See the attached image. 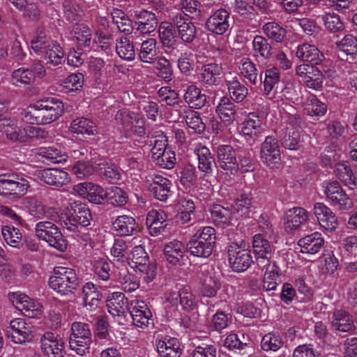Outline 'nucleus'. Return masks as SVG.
<instances>
[{"label":"nucleus","mask_w":357,"mask_h":357,"mask_svg":"<svg viewBox=\"0 0 357 357\" xmlns=\"http://www.w3.org/2000/svg\"><path fill=\"white\" fill-rule=\"evenodd\" d=\"M107 307L109 313L113 317L123 315L128 310V299L121 292L112 293L107 300Z\"/></svg>","instance_id":"34"},{"label":"nucleus","mask_w":357,"mask_h":357,"mask_svg":"<svg viewBox=\"0 0 357 357\" xmlns=\"http://www.w3.org/2000/svg\"><path fill=\"white\" fill-rule=\"evenodd\" d=\"M254 56L256 57L268 58L271 54V46L267 40L261 36H256L252 40Z\"/></svg>","instance_id":"58"},{"label":"nucleus","mask_w":357,"mask_h":357,"mask_svg":"<svg viewBox=\"0 0 357 357\" xmlns=\"http://www.w3.org/2000/svg\"><path fill=\"white\" fill-rule=\"evenodd\" d=\"M54 42L43 28H38L36 36L31 40V48L36 53L43 54Z\"/></svg>","instance_id":"43"},{"label":"nucleus","mask_w":357,"mask_h":357,"mask_svg":"<svg viewBox=\"0 0 357 357\" xmlns=\"http://www.w3.org/2000/svg\"><path fill=\"white\" fill-rule=\"evenodd\" d=\"M222 286L219 275L214 268L210 266L203 267L202 278L199 282V291L200 296L214 298Z\"/></svg>","instance_id":"8"},{"label":"nucleus","mask_w":357,"mask_h":357,"mask_svg":"<svg viewBox=\"0 0 357 357\" xmlns=\"http://www.w3.org/2000/svg\"><path fill=\"white\" fill-rule=\"evenodd\" d=\"M2 236L5 241L10 246L20 248L22 245V233L17 227L6 225L1 229Z\"/></svg>","instance_id":"56"},{"label":"nucleus","mask_w":357,"mask_h":357,"mask_svg":"<svg viewBox=\"0 0 357 357\" xmlns=\"http://www.w3.org/2000/svg\"><path fill=\"white\" fill-rule=\"evenodd\" d=\"M334 173L335 176L349 188L354 189L356 185V178L347 162L335 165Z\"/></svg>","instance_id":"42"},{"label":"nucleus","mask_w":357,"mask_h":357,"mask_svg":"<svg viewBox=\"0 0 357 357\" xmlns=\"http://www.w3.org/2000/svg\"><path fill=\"white\" fill-rule=\"evenodd\" d=\"M128 310L135 326L142 328L148 326L152 317V313L144 301H131L129 303Z\"/></svg>","instance_id":"15"},{"label":"nucleus","mask_w":357,"mask_h":357,"mask_svg":"<svg viewBox=\"0 0 357 357\" xmlns=\"http://www.w3.org/2000/svg\"><path fill=\"white\" fill-rule=\"evenodd\" d=\"M8 298L13 305L27 317H38L42 313V305L26 294L12 292L9 293Z\"/></svg>","instance_id":"9"},{"label":"nucleus","mask_w":357,"mask_h":357,"mask_svg":"<svg viewBox=\"0 0 357 357\" xmlns=\"http://www.w3.org/2000/svg\"><path fill=\"white\" fill-rule=\"evenodd\" d=\"M216 113L226 126L231 125L235 120L236 107L227 97H222L216 107Z\"/></svg>","instance_id":"36"},{"label":"nucleus","mask_w":357,"mask_h":357,"mask_svg":"<svg viewBox=\"0 0 357 357\" xmlns=\"http://www.w3.org/2000/svg\"><path fill=\"white\" fill-rule=\"evenodd\" d=\"M172 22L177 29L178 37L183 42L191 43L195 40L197 34L196 26L182 13H177L173 16Z\"/></svg>","instance_id":"23"},{"label":"nucleus","mask_w":357,"mask_h":357,"mask_svg":"<svg viewBox=\"0 0 357 357\" xmlns=\"http://www.w3.org/2000/svg\"><path fill=\"white\" fill-rule=\"evenodd\" d=\"M73 192L79 197L96 204H101L107 199V190L102 186L91 183L83 182L73 187Z\"/></svg>","instance_id":"12"},{"label":"nucleus","mask_w":357,"mask_h":357,"mask_svg":"<svg viewBox=\"0 0 357 357\" xmlns=\"http://www.w3.org/2000/svg\"><path fill=\"white\" fill-rule=\"evenodd\" d=\"M24 204L29 214L35 218L56 219L58 217L54 208L45 206L36 197H26L24 199Z\"/></svg>","instance_id":"19"},{"label":"nucleus","mask_w":357,"mask_h":357,"mask_svg":"<svg viewBox=\"0 0 357 357\" xmlns=\"http://www.w3.org/2000/svg\"><path fill=\"white\" fill-rule=\"evenodd\" d=\"M185 248L181 241L174 240L165 245L164 253L169 264L175 266L183 258Z\"/></svg>","instance_id":"35"},{"label":"nucleus","mask_w":357,"mask_h":357,"mask_svg":"<svg viewBox=\"0 0 357 357\" xmlns=\"http://www.w3.org/2000/svg\"><path fill=\"white\" fill-rule=\"evenodd\" d=\"M264 131V121L256 113H250L242 123L241 133L250 138H256Z\"/></svg>","instance_id":"30"},{"label":"nucleus","mask_w":357,"mask_h":357,"mask_svg":"<svg viewBox=\"0 0 357 357\" xmlns=\"http://www.w3.org/2000/svg\"><path fill=\"white\" fill-rule=\"evenodd\" d=\"M309 219V213L302 207H293L289 209L284 216V229L291 234L299 229Z\"/></svg>","instance_id":"14"},{"label":"nucleus","mask_w":357,"mask_h":357,"mask_svg":"<svg viewBox=\"0 0 357 357\" xmlns=\"http://www.w3.org/2000/svg\"><path fill=\"white\" fill-rule=\"evenodd\" d=\"M41 350L47 357H64L66 354L64 342L55 339L51 333L41 338Z\"/></svg>","instance_id":"26"},{"label":"nucleus","mask_w":357,"mask_h":357,"mask_svg":"<svg viewBox=\"0 0 357 357\" xmlns=\"http://www.w3.org/2000/svg\"><path fill=\"white\" fill-rule=\"evenodd\" d=\"M222 67L217 63H209L204 66L201 70L200 78L207 85H213L222 73Z\"/></svg>","instance_id":"46"},{"label":"nucleus","mask_w":357,"mask_h":357,"mask_svg":"<svg viewBox=\"0 0 357 357\" xmlns=\"http://www.w3.org/2000/svg\"><path fill=\"white\" fill-rule=\"evenodd\" d=\"M129 259L130 266L139 271L144 280L150 282L156 275V268L153 264H149V255L142 245L135 246L130 252Z\"/></svg>","instance_id":"2"},{"label":"nucleus","mask_w":357,"mask_h":357,"mask_svg":"<svg viewBox=\"0 0 357 357\" xmlns=\"http://www.w3.org/2000/svg\"><path fill=\"white\" fill-rule=\"evenodd\" d=\"M228 91L231 98L236 102L243 101L248 95V89L238 79L227 82Z\"/></svg>","instance_id":"61"},{"label":"nucleus","mask_w":357,"mask_h":357,"mask_svg":"<svg viewBox=\"0 0 357 357\" xmlns=\"http://www.w3.org/2000/svg\"><path fill=\"white\" fill-rule=\"evenodd\" d=\"M116 51L122 59L132 61L135 59V47L128 38L126 37H121L116 40Z\"/></svg>","instance_id":"54"},{"label":"nucleus","mask_w":357,"mask_h":357,"mask_svg":"<svg viewBox=\"0 0 357 357\" xmlns=\"http://www.w3.org/2000/svg\"><path fill=\"white\" fill-rule=\"evenodd\" d=\"M260 158L266 166L273 168L280 159V151L278 140L273 136H268L261 145Z\"/></svg>","instance_id":"16"},{"label":"nucleus","mask_w":357,"mask_h":357,"mask_svg":"<svg viewBox=\"0 0 357 357\" xmlns=\"http://www.w3.org/2000/svg\"><path fill=\"white\" fill-rule=\"evenodd\" d=\"M147 181L150 182L149 185L150 191L157 199L162 202L167 199L172 186L169 179L159 174H153L149 176Z\"/></svg>","instance_id":"24"},{"label":"nucleus","mask_w":357,"mask_h":357,"mask_svg":"<svg viewBox=\"0 0 357 357\" xmlns=\"http://www.w3.org/2000/svg\"><path fill=\"white\" fill-rule=\"evenodd\" d=\"M1 126L3 135L8 140L17 143L28 142L26 127L19 126L16 120L4 119Z\"/></svg>","instance_id":"21"},{"label":"nucleus","mask_w":357,"mask_h":357,"mask_svg":"<svg viewBox=\"0 0 357 357\" xmlns=\"http://www.w3.org/2000/svg\"><path fill=\"white\" fill-rule=\"evenodd\" d=\"M135 25L137 30L142 34L153 32L158 26V20L155 13L146 10H140L135 14Z\"/></svg>","instance_id":"31"},{"label":"nucleus","mask_w":357,"mask_h":357,"mask_svg":"<svg viewBox=\"0 0 357 357\" xmlns=\"http://www.w3.org/2000/svg\"><path fill=\"white\" fill-rule=\"evenodd\" d=\"M262 30L268 38L277 43H281L286 36V31L273 22L264 24Z\"/></svg>","instance_id":"59"},{"label":"nucleus","mask_w":357,"mask_h":357,"mask_svg":"<svg viewBox=\"0 0 357 357\" xmlns=\"http://www.w3.org/2000/svg\"><path fill=\"white\" fill-rule=\"evenodd\" d=\"M29 186V182L18 174L0 175V195L5 197H19L24 195Z\"/></svg>","instance_id":"1"},{"label":"nucleus","mask_w":357,"mask_h":357,"mask_svg":"<svg viewBox=\"0 0 357 357\" xmlns=\"http://www.w3.org/2000/svg\"><path fill=\"white\" fill-rule=\"evenodd\" d=\"M331 324L334 329L341 332H349L354 329L351 317L348 312L342 310H336L333 312Z\"/></svg>","instance_id":"38"},{"label":"nucleus","mask_w":357,"mask_h":357,"mask_svg":"<svg viewBox=\"0 0 357 357\" xmlns=\"http://www.w3.org/2000/svg\"><path fill=\"white\" fill-rule=\"evenodd\" d=\"M167 215L162 210L153 209L146 216V224L149 234L155 236L163 233L167 225Z\"/></svg>","instance_id":"25"},{"label":"nucleus","mask_w":357,"mask_h":357,"mask_svg":"<svg viewBox=\"0 0 357 357\" xmlns=\"http://www.w3.org/2000/svg\"><path fill=\"white\" fill-rule=\"evenodd\" d=\"M71 335L69 344L73 351L77 354L83 356L88 351V342H89L90 331L88 325L76 322L71 327Z\"/></svg>","instance_id":"7"},{"label":"nucleus","mask_w":357,"mask_h":357,"mask_svg":"<svg viewBox=\"0 0 357 357\" xmlns=\"http://www.w3.org/2000/svg\"><path fill=\"white\" fill-rule=\"evenodd\" d=\"M300 141V132L298 129L287 127L284 135L281 139L282 145L289 150H296Z\"/></svg>","instance_id":"60"},{"label":"nucleus","mask_w":357,"mask_h":357,"mask_svg":"<svg viewBox=\"0 0 357 357\" xmlns=\"http://www.w3.org/2000/svg\"><path fill=\"white\" fill-rule=\"evenodd\" d=\"M70 128L72 131L76 133L93 135L98 132L96 123L85 118H79L74 120L71 123Z\"/></svg>","instance_id":"52"},{"label":"nucleus","mask_w":357,"mask_h":357,"mask_svg":"<svg viewBox=\"0 0 357 357\" xmlns=\"http://www.w3.org/2000/svg\"><path fill=\"white\" fill-rule=\"evenodd\" d=\"M91 219L90 209L86 204L81 201L70 203L68 208V222L72 227H68V231H75L79 225L82 227L89 225Z\"/></svg>","instance_id":"10"},{"label":"nucleus","mask_w":357,"mask_h":357,"mask_svg":"<svg viewBox=\"0 0 357 357\" xmlns=\"http://www.w3.org/2000/svg\"><path fill=\"white\" fill-rule=\"evenodd\" d=\"M230 14L224 9L220 8L214 12L206 20V29L218 35L224 34L230 26Z\"/></svg>","instance_id":"17"},{"label":"nucleus","mask_w":357,"mask_h":357,"mask_svg":"<svg viewBox=\"0 0 357 357\" xmlns=\"http://www.w3.org/2000/svg\"><path fill=\"white\" fill-rule=\"evenodd\" d=\"M238 70L241 76L251 84L257 82L258 70L255 64L248 58L242 59L238 65Z\"/></svg>","instance_id":"48"},{"label":"nucleus","mask_w":357,"mask_h":357,"mask_svg":"<svg viewBox=\"0 0 357 357\" xmlns=\"http://www.w3.org/2000/svg\"><path fill=\"white\" fill-rule=\"evenodd\" d=\"M296 75L303 79L306 86L314 90H319L323 86L324 75L313 65L302 63L295 68Z\"/></svg>","instance_id":"13"},{"label":"nucleus","mask_w":357,"mask_h":357,"mask_svg":"<svg viewBox=\"0 0 357 357\" xmlns=\"http://www.w3.org/2000/svg\"><path fill=\"white\" fill-rule=\"evenodd\" d=\"M36 236L61 252L67 249V241L59 228L51 222H40L36 226Z\"/></svg>","instance_id":"4"},{"label":"nucleus","mask_w":357,"mask_h":357,"mask_svg":"<svg viewBox=\"0 0 357 357\" xmlns=\"http://www.w3.org/2000/svg\"><path fill=\"white\" fill-rule=\"evenodd\" d=\"M10 328L12 332L8 331L7 335L13 342L23 344L32 340L33 337L32 331L24 319L20 318L13 319L10 323Z\"/></svg>","instance_id":"20"},{"label":"nucleus","mask_w":357,"mask_h":357,"mask_svg":"<svg viewBox=\"0 0 357 357\" xmlns=\"http://www.w3.org/2000/svg\"><path fill=\"white\" fill-rule=\"evenodd\" d=\"M50 286L61 296L67 291V268L58 266L54 269V275L50 278Z\"/></svg>","instance_id":"37"},{"label":"nucleus","mask_w":357,"mask_h":357,"mask_svg":"<svg viewBox=\"0 0 357 357\" xmlns=\"http://www.w3.org/2000/svg\"><path fill=\"white\" fill-rule=\"evenodd\" d=\"M312 213L318 225L324 230L333 232L338 227V220L333 210L322 202H316L313 205Z\"/></svg>","instance_id":"11"},{"label":"nucleus","mask_w":357,"mask_h":357,"mask_svg":"<svg viewBox=\"0 0 357 357\" xmlns=\"http://www.w3.org/2000/svg\"><path fill=\"white\" fill-rule=\"evenodd\" d=\"M40 124L56 121L63 113V104L56 98H47L34 104Z\"/></svg>","instance_id":"5"},{"label":"nucleus","mask_w":357,"mask_h":357,"mask_svg":"<svg viewBox=\"0 0 357 357\" xmlns=\"http://www.w3.org/2000/svg\"><path fill=\"white\" fill-rule=\"evenodd\" d=\"M324 243L325 240L322 234L314 231L299 239L298 245L302 253L315 255L324 247Z\"/></svg>","instance_id":"27"},{"label":"nucleus","mask_w":357,"mask_h":357,"mask_svg":"<svg viewBox=\"0 0 357 357\" xmlns=\"http://www.w3.org/2000/svg\"><path fill=\"white\" fill-rule=\"evenodd\" d=\"M137 119L138 116L136 113L127 109L119 110L115 116L116 123L122 126L126 135H130Z\"/></svg>","instance_id":"49"},{"label":"nucleus","mask_w":357,"mask_h":357,"mask_svg":"<svg viewBox=\"0 0 357 357\" xmlns=\"http://www.w3.org/2000/svg\"><path fill=\"white\" fill-rule=\"evenodd\" d=\"M296 56L302 61L314 65L320 64L324 59L317 47L308 43L301 44L296 47Z\"/></svg>","instance_id":"28"},{"label":"nucleus","mask_w":357,"mask_h":357,"mask_svg":"<svg viewBox=\"0 0 357 357\" xmlns=\"http://www.w3.org/2000/svg\"><path fill=\"white\" fill-rule=\"evenodd\" d=\"M337 47L347 55H355L357 54V38L353 35H347L337 43Z\"/></svg>","instance_id":"64"},{"label":"nucleus","mask_w":357,"mask_h":357,"mask_svg":"<svg viewBox=\"0 0 357 357\" xmlns=\"http://www.w3.org/2000/svg\"><path fill=\"white\" fill-rule=\"evenodd\" d=\"M176 221L181 224L188 223L191 220V215L194 213L195 206L190 199L183 198L179 200Z\"/></svg>","instance_id":"45"},{"label":"nucleus","mask_w":357,"mask_h":357,"mask_svg":"<svg viewBox=\"0 0 357 357\" xmlns=\"http://www.w3.org/2000/svg\"><path fill=\"white\" fill-rule=\"evenodd\" d=\"M44 53L45 54V58L47 62L54 66L60 64L63 61L64 52L56 42H54L52 46L47 49Z\"/></svg>","instance_id":"63"},{"label":"nucleus","mask_w":357,"mask_h":357,"mask_svg":"<svg viewBox=\"0 0 357 357\" xmlns=\"http://www.w3.org/2000/svg\"><path fill=\"white\" fill-rule=\"evenodd\" d=\"M326 104L314 96L308 98L304 106L305 113L311 116H322L326 114Z\"/></svg>","instance_id":"57"},{"label":"nucleus","mask_w":357,"mask_h":357,"mask_svg":"<svg viewBox=\"0 0 357 357\" xmlns=\"http://www.w3.org/2000/svg\"><path fill=\"white\" fill-rule=\"evenodd\" d=\"M40 178L47 185L62 186L67 179V173L59 169H46L40 173Z\"/></svg>","instance_id":"41"},{"label":"nucleus","mask_w":357,"mask_h":357,"mask_svg":"<svg viewBox=\"0 0 357 357\" xmlns=\"http://www.w3.org/2000/svg\"><path fill=\"white\" fill-rule=\"evenodd\" d=\"M110 253L114 260L124 261L128 259V246L124 240L121 238L115 239L110 249Z\"/></svg>","instance_id":"62"},{"label":"nucleus","mask_w":357,"mask_h":357,"mask_svg":"<svg viewBox=\"0 0 357 357\" xmlns=\"http://www.w3.org/2000/svg\"><path fill=\"white\" fill-rule=\"evenodd\" d=\"M229 262L235 272H243L252 264L253 260L248 248L232 243L228 249Z\"/></svg>","instance_id":"6"},{"label":"nucleus","mask_w":357,"mask_h":357,"mask_svg":"<svg viewBox=\"0 0 357 357\" xmlns=\"http://www.w3.org/2000/svg\"><path fill=\"white\" fill-rule=\"evenodd\" d=\"M185 102L191 108L200 109L206 102L205 94L195 85L189 86L184 94Z\"/></svg>","instance_id":"40"},{"label":"nucleus","mask_w":357,"mask_h":357,"mask_svg":"<svg viewBox=\"0 0 357 357\" xmlns=\"http://www.w3.org/2000/svg\"><path fill=\"white\" fill-rule=\"evenodd\" d=\"M178 299L179 303L184 310L192 311L198 306L196 296L192 294L189 286L182 287L178 292L171 293L167 298L172 305H176Z\"/></svg>","instance_id":"22"},{"label":"nucleus","mask_w":357,"mask_h":357,"mask_svg":"<svg viewBox=\"0 0 357 357\" xmlns=\"http://www.w3.org/2000/svg\"><path fill=\"white\" fill-rule=\"evenodd\" d=\"M112 228L121 236H130L136 231V221L131 216L120 215L112 222Z\"/></svg>","instance_id":"39"},{"label":"nucleus","mask_w":357,"mask_h":357,"mask_svg":"<svg viewBox=\"0 0 357 357\" xmlns=\"http://www.w3.org/2000/svg\"><path fill=\"white\" fill-rule=\"evenodd\" d=\"M118 282L121 289L128 293L136 291L140 286V282L138 278L126 271L119 273Z\"/></svg>","instance_id":"53"},{"label":"nucleus","mask_w":357,"mask_h":357,"mask_svg":"<svg viewBox=\"0 0 357 357\" xmlns=\"http://www.w3.org/2000/svg\"><path fill=\"white\" fill-rule=\"evenodd\" d=\"M326 199L342 210H350L354 206L351 198L337 181H325L321 184Z\"/></svg>","instance_id":"3"},{"label":"nucleus","mask_w":357,"mask_h":357,"mask_svg":"<svg viewBox=\"0 0 357 357\" xmlns=\"http://www.w3.org/2000/svg\"><path fill=\"white\" fill-rule=\"evenodd\" d=\"M252 248L258 263L268 261L271 257L272 248L269 241L263 235L255 234L252 238Z\"/></svg>","instance_id":"33"},{"label":"nucleus","mask_w":357,"mask_h":357,"mask_svg":"<svg viewBox=\"0 0 357 357\" xmlns=\"http://www.w3.org/2000/svg\"><path fill=\"white\" fill-rule=\"evenodd\" d=\"M320 18L325 28L330 32L335 33L344 29V24L340 17L335 13H326L317 16Z\"/></svg>","instance_id":"55"},{"label":"nucleus","mask_w":357,"mask_h":357,"mask_svg":"<svg viewBox=\"0 0 357 357\" xmlns=\"http://www.w3.org/2000/svg\"><path fill=\"white\" fill-rule=\"evenodd\" d=\"M157 351L160 357H180L181 350L178 339L163 337L155 341Z\"/></svg>","instance_id":"29"},{"label":"nucleus","mask_w":357,"mask_h":357,"mask_svg":"<svg viewBox=\"0 0 357 357\" xmlns=\"http://www.w3.org/2000/svg\"><path fill=\"white\" fill-rule=\"evenodd\" d=\"M91 39V31L90 29L82 23L73 24L68 32V41L78 50L82 47L89 46Z\"/></svg>","instance_id":"18"},{"label":"nucleus","mask_w":357,"mask_h":357,"mask_svg":"<svg viewBox=\"0 0 357 357\" xmlns=\"http://www.w3.org/2000/svg\"><path fill=\"white\" fill-rule=\"evenodd\" d=\"M188 248L192 255L202 258L208 257L213 250V247L194 237L190 240Z\"/></svg>","instance_id":"50"},{"label":"nucleus","mask_w":357,"mask_h":357,"mask_svg":"<svg viewBox=\"0 0 357 357\" xmlns=\"http://www.w3.org/2000/svg\"><path fill=\"white\" fill-rule=\"evenodd\" d=\"M217 157L221 168L230 171L238 169L235 151L231 146L221 145L218 146Z\"/></svg>","instance_id":"32"},{"label":"nucleus","mask_w":357,"mask_h":357,"mask_svg":"<svg viewBox=\"0 0 357 357\" xmlns=\"http://www.w3.org/2000/svg\"><path fill=\"white\" fill-rule=\"evenodd\" d=\"M158 33L162 44L168 47L175 45L176 42L173 24L169 22H162L158 28Z\"/></svg>","instance_id":"51"},{"label":"nucleus","mask_w":357,"mask_h":357,"mask_svg":"<svg viewBox=\"0 0 357 357\" xmlns=\"http://www.w3.org/2000/svg\"><path fill=\"white\" fill-rule=\"evenodd\" d=\"M157 42L155 38H149L142 42L139 57L144 63H152L157 55Z\"/></svg>","instance_id":"44"},{"label":"nucleus","mask_w":357,"mask_h":357,"mask_svg":"<svg viewBox=\"0 0 357 357\" xmlns=\"http://www.w3.org/2000/svg\"><path fill=\"white\" fill-rule=\"evenodd\" d=\"M198 158V167L200 171L206 174H211L215 164V160L211 152L206 146H202L196 151Z\"/></svg>","instance_id":"47"}]
</instances>
